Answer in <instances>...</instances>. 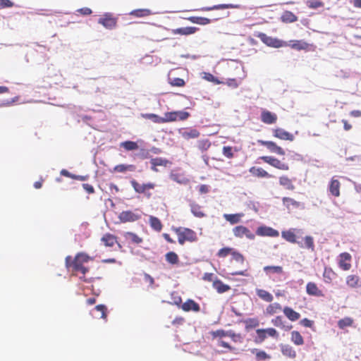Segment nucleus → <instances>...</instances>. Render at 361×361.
<instances>
[{"label":"nucleus","mask_w":361,"mask_h":361,"mask_svg":"<svg viewBox=\"0 0 361 361\" xmlns=\"http://www.w3.org/2000/svg\"><path fill=\"white\" fill-rule=\"evenodd\" d=\"M255 35L259 39H260V40L264 44L274 48L289 47L291 49L297 51H310L313 49V48L314 47L313 44H309L302 39L290 40L289 42H287L277 38L267 36L265 33L263 32H257Z\"/></svg>","instance_id":"f257e3e1"},{"label":"nucleus","mask_w":361,"mask_h":361,"mask_svg":"<svg viewBox=\"0 0 361 361\" xmlns=\"http://www.w3.org/2000/svg\"><path fill=\"white\" fill-rule=\"evenodd\" d=\"M92 260L93 257L85 252H80L77 253L73 259L71 256H67L65 259V264L66 268H71L73 272L80 273L82 275V276H80V279L87 281L85 276L89 271V268L85 267V264Z\"/></svg>","instance_id":"f03ea898"},{"label":"nucleus","mask_w":361,"mask_h":361,"mask_svg":"<svg viewBox=\"0 0 361 361\" xmlns=\"http://www.w3.org/2000/svg\"><path fill=\"white\" fill-rule=\"evenodd\" d=\"M296 231L297 230L295 228L283 231L281 232V236L284 240L290 243H297L300 247L305 248L311 252H314L315 250L314 238L310 235H306L303 238V242L298 241L295 234Z\"/></svg>","instance_id":"7ed1b4c3"},{"label":"nucleus","mask_w":361,"mask_h":361,"mask_svg":"<svg viewBox=\"0 0 361 361\" xmlns=\"http://www.w3.org/2000/svg\"><path fill=\"white\" fill-rule=\"evenodd\" d=\"M173 230L177 235L178 241L180 245H183L186 241L195 242L197 239L196 233L190 228L178 227L173 228Z\"/></svg>","instance_id":"20e7f679"},{"label":"nucleus","mask_w":361,"mask_h":361,"mask_svg":"<svg viewBox=\"0 0 361 361\" xmlns=\"http://www.w3.org/2000/svg\"><path fill=\"white\" fill-rule=\"evenodd\" d=\"M130 183L135 192L142 194L148 199L152 197L149 190L154 189L156 186L154 183H140L135 179L131 180Z\"/></svg>","instance_id":"39448f33"},{"label":"nucleus","mask_w":361,"mask_h":361,"mask_svg":"<svg viewBox=\"0 0 361 361\" xmlns=\"http://www.w3.org/2000/svg\"><path fill=\"white\" fill-rule=\"evenodd\" d=\"M267 337H271L273 338H279V332L272 327L267 328V329H258L256 330V336L255 338V341L257 343H261L264 342Z\"/></svg>","instance_id":"423d86ee"},{"label":"nucleus","mask_w":361,"mask_h":361,"mask_svg":"<svg viewBox=\"0 0 361 361\" xmlns=\"http://www.w3.org/2000/svg\"><path fill=\"white\" fill-rule=\"evenodd\" d=\"M264 163L273 166L274 168L281 171H288L289 165L285 162L281 161L279 159L272 156H262L259 157Z\"/></svg>","instance_id":"0eeeda50"},{"label":"nucleus","mask_w":361,"mask_h":361,"mask_svg":"<svg viewBox=\"0 0 361 361\" xmlns=\"http://www.w3.org/2000/svg\"><path fill=\"white\" fill-rule=\"evenodd\" d=\"M141 218V214L138 209L134 211L126 210L123 211L118 215V219L122 223L134 222Z\"/></svg>","instance_id":"6e6552de"},{"label":"nucleus","mask_w":361,"mask_h":361,"mask_svg":"<svg viewBox=\"0 0 361 361\" xmlns=\"http://www.w3.org/2000/svg\"><path fill=\"white\" fill-rule=\"evenodd\" d=\"M98 23L106 29L112 30L116 27L117 18L112 13H106L98 20Z\"/></svg>","instance_id":"1a4fd4ad"},{"label":"nucleus","mask_w":361,"mask_h":361,"mask_svg":"<svg viewBox=\"0 0 361 361\" xmlns=\"http://www.w3.org/2000/svg\"><path fill=\"white\" fill-rule=\"evenodd\" d=\"M352 256L348 252H342L338 256V267L343 271H348L351 269Z\"/></svg>","instance_id":"9d476101"},{"label":"nucleus","mask_w":361,"mask_h":361,"mask_svg":"<svg viewBox=\"0 0 361 361\" xmlns=\"http://www.w3.org/2000/svg\"><path fill=\"white\" fill-rule=\"evenodd\" d=\"M258 143L260 145L266 147L269 151L271 152H274L279 155L283 156L285 154L284 149L281 147L280 146H278L273 141H265L259 140Z\"/></svg>","instance_id":"9b49d317"},{"label":"nucleus","mask_w":361,"mask_h":361,"mask_svg":"<svg viewBox=\"0 0 361 361\" xmlns=\"http://www.w3.org/2000/svg\"><path fill=\"white\" fill-rule=\"evenodd\" d=\"M233 235L237 238H243L245 236L248 239L252 240L255 238V235L245 226H237L233 229Z\"/></svg>","instance_id":"f8f14e48"},{"label":"nucleus","mask_w":361,"mask_h":361,"mask_svg":"<svg viewBox=\"0 0 361 361\" xmlns=\"http://www.w3.org/2000/svg\"><path fill=\"white\" fill-rule=\"evenodd\" d=\"M256 234L259 236L278 237L279 233L278 231L266 226H262L257 228Z\"/></svg>","instance_id":"ddd939ff"},{"label":"nucleus","mask_w":361,"mask_h":361,"mask_svg":"<svg viewBox=\"0 0 361 361\" xmlns=\"http://www.w3.org/2000/svg\"><path fill=\"white\" fill-rule=\"evenodd\" d=\"M278 116L275 113H272L268 110L263 109L261 113V121L268 125L276 123Z\"/></svg>","instance_id":"4468645a"},{"label":"nucleus","mask_w":361,"mask_h":361,"mask_svg":"<svg viewBox=\"0 0 361 361\" xmlns=\"http://www.w3.org/2000/svg\"><path fill=\"white\" fill-rule=\"evenodd\" d=\"M271 324L285 331H288L292 329L293 326L287 323V322L283 318L282 316H277L272 319L271 321Z\"/></svg>","instance_id":"2eb2a0df"},{"label":"nucleus","mask_w":361,"mask_h":361,"mask_svg":"<svg viewBox=\"0 0 361 361\" xmlns=\"http://www.w3.org/2000/svg\"><path fill=\"white\" fill-rule=\"evenodd\" d=\"M306 293L311 296L324 297L323 291L319 289L317 283L314 282H308L306 285Z\"/></svg>","instance_id":"dca6fc26"},{"label":"nucleus","mask_w":361,"mask_h":361,"mask_svg":"<svg viewBox=\"0 0 361 361\" xmlns=\"http://www.w3.org/2000/svg\"><path fill=\"white\" fill-rule=\"evenodd\" d=\"M274 137L282 140L293 141L294 135L283 128H277L273 130Z\"/></svg>","instance_id":"f3484780"},{"label":"nucleus","mask_w":361,"mask_h":361,"mask_svg":"<svg viewBox=\"0 0 361 361\" xmlns=\"http://www.w3.org/2000/svg\"><path fill=\"white\" fill-rule=\"evenodd\" d=\"M180 308L184 312L192 311L194 312H198L200 311V305L192 299H188L180 305Z\"/></svg>","instance_id":"a211bd4d"},{"label":"nucleus","mask_w":361,"mask_h":361,"mask_svg":"<svg viewBox=\"0 0 361 361\" xmlns=\"http://www.w3.org/2000/svg\"><path fill=\"white\" fill-rule=\"evenodd\" d=\"M328 188L332 196L335 197H338L340 196L341 183L338 180L332 178L329 182Z\"/></svg>","instance_id":"6ab92c4d"},{"label":"nucleus","mask_w":361,"mask_h":361,"mask_svg":"<svg viewBox=\"0 0 361 361\" xmlns=\"http://www.w3.org/2000/svg\"><path fill=\"white\" fill-rule=\"evenodd\" d=\"M183 138L185 140L197 138L200 136V132L195 128H183L180 130Z\"/></svg>","instance_id":"aec40b11"},{"label":"nucleus","mask_w":361,"mask_h":361,"mask_svg":"<svg viewBox=\"0 0 361 361\" xmlns=\"http://www.w3.org/2000/svg\"><path fill=\"white\" fill-rule=\"evenodd\" d=\"M281 351L283 356L290 358V359H295L297 356L296 351L293 348V346H291L289 344H282L281 345Z\"/></svg>","instance_id":"412c9836"},{"label":"nucleus","mask_w":361,"mask_h":361,"mask_svg":"<svg viewBox=\"0 0 361 361\" xmlns=\"http://www.w3.org/2000/svg\"><path fill=\"white\" fill-rule=\"evenodd\" d=\"M249 171L254 176L257 178H272L273 176L269 174L266 170L260 167L252 166L249 169Z\"/></svg>","instance_id":"4be33fe9"},{"label":"nucleus","mask_w":361,"mask_h":361,"mask_svg":"<svg viewBox=\"0 0 361 361\" xmlns=\"http://www.w3.org/2000/svg\"><path fill=\"white\" fill-rule=\"evenodd\" d=\"M197 30H199V28L196 27H185L173 29L171 30V32L174 35H190L195 33Z\"/></svg>","instance_id":"5701e85b"},{"label":"nucleus","mask_w":361,"mask_h":361,"mask_svg":"<svg viewBox=\"0 0 361 361\" xmlns=\"http://www.w3.org/2000/svg\"><path fill=\"white\" fill-rule=\"evenodd\" d=\"M284 315L291 322H295L300 318L299 312L295 311L290 307L286 306L283 308Z\"/></svg>","instance_id":"b1692460"},{"label":"nucleus","mask_w":361,"mask_h":361,"mask_svg":"<svg viewBox=\"0 0 361 361\" xmlns=\"http://www.w3.org/2000/svg\"><path fill=\"white\" fill-rule=\"evenodd\" d=\"M101 241L106 247H113L117 242V237L111 233H105L101 238Z\"/></svg>","instance_id":"393cba45"},{"label":"nucleus","mask_w":361,"mask_h":361,"mask_svg":"<svg viewBox=\"0 0 361 361\" xmlns=\"http://www.w3.org/2000/svg\"><path fill=\"white\" fill-rule=\"evenodd\" d=\"M212 286L219 293H224L231 290V286L224 283L219 279H215L213 281Z\"/></svg>","instance_id":"a878e982"},{"label":"nucleus","mask_w":361,"mask_h":361,"mask_svg":"<svg viewBox=\"0 0 361 361\" xmlns=\"http://www.w3.org/2000/svg\"><path fill=\"white\" fill-rule=\"evenodd\" d=\"M346 284L350 288L361 287V279L357 275H348L346 277Z\"/></svg>","instance_id":"bb28decb"},{"label":"nucleus","mask_w":361,"mask_h":361,"mask_svg":"<svg viewBox=\"0 0 361 361\" xmlns=\"http://www.w3.org/2000/svg\"><path fill=\"white\" fill-rule=\"evenodd\" d=\"M150 162L152 164V169L156 172L158 171L157 166H166L169 164V161L167 159L161 157L153 158L151 159Z\"/></svg>","instance_id":"cd10ccee"},{"label":"nucleus","mask_w":361,"mask_h":361,"mask_svg":"<svg viewBox=\"0 0 361 361\" xmlns=\"http://www.w3.org/2000/svg\"><path fill=\"white\" fill-rule=\"evenodd\" d=\"M281 305L278 302L269 304L265 310V314L267 315H274L280 312L282 310Z\"/></svg>","instance_id":"c85d7f7f"},{"label":"nucleus","mask_w":361,"mask_h":361,"mask_svg":"<svg viewBox=\"0 0 361 361\" xmlns=\"http://www.w3.org/2000/svg\"><path fill=\"white\" fill-rule=\"evenodd\" d=\"M279 184L289 190H293L295 185L293 184L292 180L287 176H281L279 178Z\"/></svg>","instance_id":"c756f323"},{"label":"nucleus","mask_w":361,"mask_h":361,"mask_svg":"<svg viewBox=\"0 0 361 361\" xmlns=\"http://www.w3.org/2000/svg\"><path fill=\"white\" fill-rule=\"evenodd\" d=\"M136 167L133 164H118L114 166L113 171L118 173H125L126 171H135Z\"/></svg>","instance_id":"7c9ffc66"},{"label":"nucleus","mask_w":361,"mask_h":361,"mask_svg":"<svg viewBox=\"0 0 361 361\" xmlns=\"http://www.w3.org/2000/svg\"><path fill=\"white\" fill-rule=\"evenodd\" d=\"M190 210L192 214L197 218H203L206 216L203 212L202 208L198 204L192 202L190 204Z\"/></svg>","instance_id":"2f4dec72"},{"label":"nucleus","mask_w":361,"mask_h":361,"mask_svg":"<svg viewBox=\"0 0 361 361\" xmlns=\"http://www.w3.org/2000/svg\"><path fill=\"white\" fill-rule=\"evenodd\" d=\"M152 12L147 8L135 9L130 13V15L136 18H143L151 16Z\"/></svg>","instance_id":"473e14b6"},{"label":"nucleus","mask_w":361,"mask_h":361,"mask_svg":"<svg viewBox=\"0 0 361 361\" xmlns=\"http://www.w3.org/2000/svg\"><path fill=\"white\" fill-rule=\"evenodd\" d=\"M243 216V213H238V214H224V218L228 222H230L231 224H235L240 221L241 218Z\"/></svg>","instance_id":"72a5a7b5"},{"label":"nucleus","mask_w":361,"mask_h":361,"mask_svg":"<svg viewBox=\"0 0 361 361\" xmlns=\"http://www.w3.org/2000/svg\"><path fill=\"white\" fill-rule=\"evenodd\" d=\"M190 22L201 25H205L209 24L212 20L204 17L200 16H190L187 18Z\"/></svg>","instance_id":"f704fd0d"},{"label":"nucleus","mask_w":361,"mask_h":361,"mask_svg":"<svg viewBox=\"0 0 361 361\" xmlns=\"http://www.w3.org/2000/svg\"><path fill=\"white\" fill-rule=\"evenodd\" d=\"M290 341L296 345H302L304 344V338L298 331H293L290 333Z\"/></svg>","instance_id":"c9c22d12"},{"label":"nucleus","mask_w":361,"mask_h":361,"mask_svg":"<svg viewBox=\"0 0 361 361\" xmlns=\"http://www.w3.org/2000/svg\"><path fill=\"white\" fill-rule=\"evenodd\" d=\"M281 20L286 23H294L298 20V17L291 11H286L281 16Z\"/></svg>","instance_id":"e433bc0d"},{"label":"nucleus","mask_w":361,"mask_h":361,"mask_svg":"<svg viewBox=\"0 0 361 361\" xmlns=\"http://www.w3.org/2000/svg\"><path fill=\"white\" fill-rule=\"evenodd\" d=\"M336 276V273L331 267H325L323 273L324 281L326 283H331Z\"/></svg>","instance_id":"4c0bfd02"},{"label":"nucleus","mask_w":361,"mask_h":361,"mask_svg":"<svg viewBox=\"0 0 361 361\" xmlns=\"http://www.w3.org/2000/svg\"><path fill=\"white\" fill-rule=\"evenodd\" d=\"M120 147H123L126 151H134L139 148V146L136 142L130 140L121 142Z\"/></svg>","instance_id":"58836bf2"},{"label":"nucleus","mask_w":361,"mask_h":361,"mask_svg":"<svg viewBox=\"0 0 361 361\" xmlns=\"http://www.w3.org/2000/svg\"><path fill=\"white\" fill-rule=\"evenodd\" d=\"M256 293L259 298L266 302H271L274 299L273 295L264 289H257Z\"/></svg>","instance_id":"ea45409f"},{"label":"nucleus","mask_w":361,"mask_h":361,"mask_svg":"<svg viewBox=\"0 0 361 361\" xmlns=\"http://www.w3.org/2000/svg\"><path fill=\"white\" fill-rule=\"evenodd\" d=\"M149 224L150 226L156 231H161L163 226L161 221L157 217L150 216Z\"/></svg>","instance_id":"a19ab883"},{"label":"nucleus","mask_w":361,"mask_h":361,"mask_svg":"<svg viewBox=\"0 0 361 361\" xmlns=\"http://www.w3.org/2000/svg\"><path fill=\"white\" fill-rule=\"evenodd\" d=\"M165 259L171 264H177L179 262V257L174 252H169L165 255Z\"/></svg>","instance_id":"79ce46f5"},{"label":"nucleus","mask_w":361,"mask_h":361,"mask_svg":"<svg viewBox=\"0 0 361 361\" xmlns=\"http://www.w3.org/2000/svg\"><path fill=\"white\" fill-rule=\"evenodd\" d=\"M124 236L127 240L135 244H140L142 242V238L133 232H126Z\"/></svg>","instance_id":"37998d69"},{"label":"nucleus","mask_w":361,"mask_h":361,"mask_svg":"<svg viewBox=\"0 0 361 361\" xmlns=\"http://www.w3.org/2000/svg\"><path fill=\"white\" fill-rule=\"evenodd\" d=\"M142 118L151 120L155 123H164L163 117H161L155 114H142Z\"/></svg>","instance_id":"c03bdc74"},{"label":"nucleus","mask_w":361,"mask_h":361,"mask_svg":"<svg viewBox=\"0 0 361 361\" xmlns=\"http://www.w3.org/2000/svg\"><path fill=\"white\" fill-rule=\"evenodd\" d=\"M282 202L283 205H285L288 209H289L290 206L295 208H298L300 205L299 202H297L295 200L287 197H283Z\"/></svg>","instance_id":"a18cd8bd"},{"label":"nucleus","mask_w":361,"mask_h":361,"mask_svg":"<svg viewBox=\"0 0 361 361\" xmlns=\"http://www.w3.org/2000/svg\"><path fill=\"white\" fill-rule=\"evenodd\" d=\"M93 311L98 312V314L96 317L102 319L106 318V307L105 305H98L94 307Z\"/></svg>","instance_id":"49530a36"},{"label":"nucleus","mask_w":361,"mask_h":361,"mask_svg":"<svg viewBox=\"0 0 361 361\" xmlns=\"http://www.w3.org/2000/svg\"><path fill=\"white\" fill-rule=\"evenodd\" d=\"M353 320L350 317H345L338 322V326L340 329H343L345 327L353 325Z\"/></svg>","instance_id":"de8ad7c7"},{"label":"nucleus","mask_w":361,"mask_h":361,"mask_svg":"<svg viewBox=\"0 0 361 361\" xmlns=\"http://www.w3.org/2000/svg\"><path fill=\"white\" fill-rule=\"evenodd\" d=\"M245 328L247 329H254L259 326V322L257 318H249L245 321Z\"/></svg>","instance_id":"09e8293b"},{"label":"nucleus","mask_w":361,"mask_h":361,"mask_svg":"<svg viewBox=\"0 0 361 361\" xmlns=\"http://www.w3.org/2000/svg\"><path fill=\"white\" fill-rule=\"evenodd\" d=\"M233 6L231 4H218L213 6L212 7H203L200 8V10L202 11H208L212 10H219V9H224V8H232Z\"/></svg>","instance_id":"8fccbe9b"},{"label":"nucleus","mask_w":361,"mask_h":361,"mask_svg":"<svg viewBox=\"0 0 361 361\" xmlns=\"http://www.w3.org/2000/svg\"><path fill=\"white\" fill-rule=\"evenodd\" d=\"M264 271L266 273L282 274L283 267L281 266H267L264 267Z\"/></svg>","instance_id":"3c124183"},{"label":"nucleus","mask_w":361,"mask_h":361,"mask_svg":"<svg viewBox=\"0 0 361 361\" xmlns=\"http://www.w3.org/2000/svg\"><path fill=\"white\" fill-rule=\"evenodd\" d=\"M176 121V112L174 111H170V112H166L163 117V122L165 123H170V122H174Z\"/></svg>","instance_id":"603ef678"},{"label":"nucleus","mask_w":361,"mask_h":361,"mask_svg":"<svg viewBox=\"0 0 361 361\" xmlns=\"http://www.w3.org/2000/svg\"><path fill=\"white\" fill-rule=\"evenodd\" d=\"M197 147L201 152H205L211 147V142L209 140H201L198 141Z\"/></svg>","instance_id":"864d4df0"},{"label":"nucleus","mask_w":361,"mask_h":361,"mask_svg":"<svg viewBox=\"0 0 361 361\" xmlns=\"http://www.w3.org/2000/svg\"><path fill=\"white\" fill-rule=\"evenodd\" d=\"M233 248L231 247H224L220 249L217 252V256L221 258H224L229 255H231Z\"/></svg>","instance_id":"5fc2aeb1"},{"label":"nucleus","mask_w":361,"mask_h":361,"mask_svg":"<svg viewBox=\"0 0 361 361\" xmlns=\"http://www.w3.org/2000/svg\"><path fill=\"white\" fill-rule=\"evenodd\" d=\"M231 256H232V259L233 260H235V262H237L240 264L244 263L245 257H243V255L242 254H240V252H237L236 250H235L234 249L231 253Z\"/></svg>","instance_id":"6e6d98bb"},{"label":"nucleus","mask_w":361,"mask_h":361,"mask_svg":"<svg viewBox=\"0 0 361 361\" xmlns=\"http://www.w3.org/2000/svg\"><path fill=\"white\" fill-rule=\"evenodd\" d=\"M255 350H256V353H255L256 358L259 361L264 360H267V359H270L271 358V356L269 355H268L264 350H258L257 349H255Z\"/></svg>","instance_id":"4d7b16f0"},{"label":"nucleus","mask_w":361,"mask_h":361,"mask_svg":"<svg viewBox=\"0 0 361 361\" xmlns=\"http://www.w3.org/2000/svg\"><path fill=\"white\" fill-rule=\"evenodd\" d=\"M176 121H185L190 116V114L185 111H175Z\"/></svg>","instance_id":"13d9d810"},{"label":"nucleus","mask_w":361,"mask_h":361,"mask_svg":"<svg viewBox=\"0 0 361 361\" xmlns=\"http://www.w3.org/2000/svg\"><path fill=\"white\" fill-rule=\"evenodd\" d=\"M223 154L228 159H232L234 157L233 148L231 146H224L222 149Z\"/></svg>","instance_id":"bf43d9fd"},{"label":"nucleus","mask_w":361,"mask_h":361,"mask_svg":"<svg viewBox=\"0 0 361 361\" xmlns=\"http://www.w3.org/2000/svg\"><path fill=\"white\" fill-rule=\"evenodd\" d=\"M171 85L176 87H183L185 85V81L180 78H176L171 81Z\"/></svg>","instance_id":"052dcab7"},{"label":"nucleus","mask_w":361,"mask_h":361,"mask_svg":"<svg viewBox=\"0 0 361 361\" xmlns=\"http://www.w3.org/2000/svg\"><path fill=\"white\" fill-rule=\"evenodd\" d=\"M204 78L205 80H207V81H209V82H212L215 84H220L221 82L216 78L214 77L212 74L211 73H204Z\"/></svg>","instance_id":"680f3d73"},{"label":"nucleus","mask_w":361,"mask_h":361,"mask_svg":"<svg viewBox=\"0 0 361 361\" xmlns=\"http://www.w3.org/2000/svg\"><path fill=\"white\" fill-rule=\"evenodd\" d=\"M14 4L11 0H0V10L13 7Z\"/></svg>","instance_id":"e2e57ef3"},{"label":"nucleus","mask_w":361,"mask_h":361,"mask_svg":"<svg viewBox=\"0 0 361 361\" xmlns=\"http://www.w3.org/2000/svg\"><path fill=\"white\" fill-rule=\"evenodd\" d=\"M212 334L214 337H225L228 336V333L223 329H219L215 331H212Z\"/></svg>","instance_id":"0e129e2a"},{"label":"nucleus","mask_w":361,"mask_h":361,"mask_svg":"<svg viewBox=\"0 0 361 361\" xmlns=\"http://www.w3.org/2000/svg\"><path fill=\"white\" fill-rule=\"evenodd\" d=\"M82 188L88 194H92L94 192V189L90 184L84 183L82 184Z\"/></svg>","instance_id":"69168bd1"},{"label":"nucleus","mask_w":361,"mask_h":361,"mask_svg":"<svg viewBox=\"0 0 361 361\" xmlns=\"http://www.w3.org/2000/svg\"><path fill=\"white\" fill-rule=\"evenodd\" d=\"M300 324L305 327L310 328L312 326L314 322H313V321H312L307 318H305L300 321Z\"/></svg>","instance_id":"338daca9"},{"label":"nucleus","mask_w":361,"mask_h":361,"mask_svg":"<svg viewBox=\"0 0 361 361\" xmlns=\"http://www.w3.org/2000/svg\"><path fill=\"white\" fill-rule=\"evenodd\" d=\"M78 12L83 16H89L92 13V10L90 8L85 7L78 10Z\"/></svg>","instance_id":"774afa93"}]
</instances>
